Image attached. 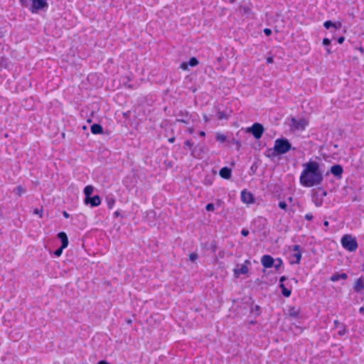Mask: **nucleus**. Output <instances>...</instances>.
<instances>
[{
  "mask_svg": "<svg viewBox=\"0 0 364 364\" xmlns=\"http://www.w3.org/2000/svg\"><path fill=\"white\" fill-rule=\"evenodd\" d=\"M241 199L244 203H252L254 202V196L250 192L242 191L241 193Z\"/></svg>",
  "mask_w": 364,
  "mask_h": 364,
  "instance_id": "obj_13",
  "label": "nucleus"
},
{
  "mask_svg": "<svg viewBox=\"0 0 364 364\" xmlns=\"http://www.w3.org/2000/svg\"><path fill=\"white\" fill-rule=\"evenodd\" d=\"M323 26L326 28L328 29L330 28L331 27H336L335 26V23H333L332 21H326L324 23H323Z\"/></svg>",
  "mask_w": 364,
  "mask_h": 364,
  "instance_id": "obj_28",
  "label": "nucleus"
},
{
  "mask_svg": "<svg viewBox=\"0 0 364 364\" xmlns=\"http://www.w3.org/2000/svg\"><path fill=\"white\" fill-rule=\"evenodd\" d=\"M299 313V310L296 309L295 307H292L289 310V316L294 318L298 316Z\"/></svg>",
  "mask_w": 364,
  "mask_h": 364,
  "instance_id": "obj_25",
  "label": "nucleus"
},
{
  "mask_svg": "<svg viewBox=\"0 0 364 364\" xmlns=\"http://www.w3.org/2000/svg\"><path fill=\"white\" fill-rule=\"evenodd\" d=\"M353 289L355 292H360L364 289V279L363 277H360L355 281Z\"/></svg>",
  "mask_w": 364,
  "mask_h": 364,
  "instance_id": "obj_15",
  "label": "nucleus"
},
{
  "mask_svg": "<svg viewBox=\"0 0 364 364\" xmlns=\"http://www.w3.org/2000/svg\"><path fill=\"white\" fill-rule=\"evenodd\" d=\"M14 193L21 196L23 193H26V189L21 186H18L14 189Z\"/></svg>",
  "mask_w": 364,
  "mask_h": 364,
  "instance_id": "obj_23",
  "label": "nucleus"
},
{
  "mask_svg": "<svg viewBox=\"0 0 364 364\" xmlns=\"http://www.w3.org/2000/svg\"><path fill=\"white\" fill-rule=\"evenodd\" d=\"M64 248H62V247L58 248L55 252H54V255L57 257H60L61 255H62V252H63V250Z\"/></svg>",
  "mask_w": 364,
  "mask_h": 364,
  "instance_id": "obj_33",
  "label": "nucleus"
},
{
  "mask_svg": "<svg viewBox=\"0 0 364 364\" xmlns=\"http://www.w3.org/2000/svg\"><path fill=\"white\" fill-rule=\"evenodd\" d=\"M185 146H187L189 147L190 149H192L193 146V143L189 140H187L184 142Z\"/></svg>",
  "mask_w": 364,
  "mask_h": 364,
  "instance_id": "obj_34",
  "label": "nucleus"
},
{
  "mask_svg": "<svg viewBox=\"0 0 364 364\" xmlns=\"http://www.w3.org/2000/svg\"><path fill=\"white\" fill-rule=\"evenodd\" d=\"M91 132L94 134H102L103 132L102 127L99 124H94L91 126Z\"/></svg>",
  "mask_w": 364,
  "mask_h": 364,
  "instance_id": "obj_19",
  "label": "nucleus"
},
{
  "mask_svg": "<svg viewBox=\"0 0 364 364\" xmlns=\"http://www.w3.org/2000/svg\"><path fill=\"white\" fill-rule=\"evenodd\" d=\"M198 63H199V62L197 60V58L195 57H192L190 58L188 62H183L180 65V68L183 70H188V65H190L191 67H194V66H196L197 65H198Z\"/></svg>",
  "mask_w": 364,
  "mask_h": 364,
  "instance_id": "obj_10",
  "label": "nucleus"
},
{
  "mask_svg": "<svg viewBox=\"0 0 364 364\" xmlns=\"http://www.w3.org/2000/svg\"><path fill=\"white\" fill-rule=\"evenodd\" d=\"M97 364H109L106 360H100Z\"/></svg>",
  "mask_w": 364,
  "mask_h": 364,
  "instance_id": "obj_48",
  "label": "nucleus"
},
{
  "mask_svg": "<svg viewBox=\"0 0 364 364\" xmlns=\"http://www.w3.org/2000/svg\"><path fill=\"white\" fill-rule=\"evenodd\" d=\"M323 44L325 46H328L331 44V41L328 39V38H323Z\"/></svg>",
  "mask_w": 364,
  "mask_h": 364,
  "instance_id": "obj_38",
  "label": "nucleus"
},
{
  "mask_svg": "<svg viewBox=\"0 0 364 364\" xmlns=\"http://www.w3.org/2000/svg\"><path fill=\"white\" fill-rule=\"evenodd\" d=\"M304 218L307 220H312L314 218V216L311 213H307L305 215Z\"/></svg>",
  "mask_w": 364,
  "mask_h": 364,
  "instance_id": "obj_37",
  "label": "nucleus"
},
{
  "mask_svg": "<svg viewBox=\"0 0 364 364\" xmlns=\"http://www.w3.org/2000/svg\"><path fill=\"white\" fill-rule=\"evenodd\" d=\"M289 200L291 201L292 200V198L291 197L289 198Z\"/></svg>",
  "mask_w": 364,
  "mask_h": 364,
  "instance_id": "obj_56",
  "label": "nucleus"
},
{
  "mask_svg": "<svg viewBox=\"0 0 364 364\" xmlns=\"http://www.w3.org/2000/svg\"><path fill=\"white\" fill-rule=\"evenodd\" d=\"M343 172V167L339 164H335L331 168V173L338 178H341Z\"/></svg>",
  "mask_w": 364,
  "mask_h": 364,
  "instance_id": "obj_12",
  "label": "nucleus"
},
{
  "mask_svg": "<svg viewBox=\"0 0 364 364\" xmlns=\"http://www.w3.org/2000/svg\"><path fill=\"white\" fill-rule=\"evenodd\" d=\"M34 214L39 215L40 218H42L43 209H35L33 211Z\"/></svg>",
  "mask_w": 364,
  "mask_h": 364,
  "instance_id": "obj_35",
  "label": "nucleus"
},
{
  "mask_svg": "<svg viewBox=\"0 0 364 364\" xmlns=\"http://www.w3.org/2000/svg\"><path fill=\"white\" fill-rule=\"evenodd\" d=\"M308 125V122L304 119H296L295 118L291 119V127L294 130L303 131Z\"/></svg>",
  "mask_w": 364,
  "mask_h": 364,
  "instance_id": "obj_6",
  "label": "nucleus"
},
{
  "mask_svg": "<svg viewBox=\"0 0 364 364\" xmlns=\"http://www.w3.org/2000/svg\"><path fill=\"white\" fill-rule=\"evenodd\" d=\"M261 262L264 267L271 268L274 265V259L270 255H265L262 257Z\"/></svg>",
  "mask_w": 364,
  "mask_h": 364,
  "instance_id": "obj_8",
  "label": "nucleus"
},
{
  "mask_svg": "<svg viewBox=\"0 0 364 364\" xmlns=\"http://www.w3.org/2000/svg\"><path fill=\"white\" fill-rule=\"evenodd\" d=\"M246 264H250V262L246 260L245 264L234 269V274L235 277H238L240 274H245L248 272L249 269Z\"/></svg>",
  "mask_w": 364,
  "mask_h": 364,
  "instance_id": "obj_9",
  "label": "nucleus"
},
{
  "mask_svg": "<svg viewBox=\"0 0 364 364\" xmlns=\"http://www.w3.org/2000/svg\"><path fill=\"white\" fill-rule=\"evenodd\" d=\"M85 203H90L92 207L98 206L101 203V199L99 196H94L90 197L89 199H85Z\"/></svg>",
  "mask_w": 364,
  "mask_h": 364,
  "instance_id": "obj_14",
  "label": "nucleus"
},
{
  "mask_svg": "<svg viewBox=\"0 0 364 364\" xmlns=\"http://www.w3.org/2000/svg\"><path fill=\"white\" fill-rule=\"evenodd\" d=\"M235 1V0H230V2L233 3Z\"/></svg>",
  "mask_w": 364,
  "mask_h": 364,
  "instance_id": "obj_57",
  "label": "nucleus"
},
{
  "mask_svg": "<svg viewBox=\"0 0 364 364\" xmlns=\"http://www.w3.org/2000/svg\"><path fill=\"white\" fill-rule=\"evenodd\" d=\"M188 131L190 134H192L193 132V129L192 128L188 129Z\"/></svg>",
  "mask_w": 364,
  "mask_h": 364,
  "instance_id": "obj_54",
  "label": "nucleus"
},
{
  "mask_svg": "<svg viewBox=\"0 0 364 364\" xmlns=\"http://www.w3.org/2000/svg\"><path fill=\"white\" fill-rule=\"evenodd\" d=\"M63 215L65 218L69 217V214L66 211H63Z\"/></svg>",
  "mask_w": 364,
  "mask_h": 364,
  "instance_id": "obj_46",
  "label": "nucleus"
},
{
  "mask_svg": "<svg viewBox=\"0 0 364 364\" xmlns=\"http://www.w3.org/2000/svg\"><path fill=\"white\" fill-rule=\"evenodd\" d=\"M58 237L61 241L60 247H62V248H66L68 245V239L66 233L64 232H60L58 234Z\"/></svg>",
  "mask_w": 364,
  "mask_h": 364,
  "instance_id": "obj_16",
  "label": "nucleus"
},
{
  "mask_svg": "<svg viewBox=\"0 0 364 364\" xmlns=\"http://www.w3.org/2000/svg\"><path fill=\"white\" fill-rule=\"evenodd\" d=\"M106 202L107 203V206L109 209H112L115 203V200L113 198L107 197L106 198Z\"/></svg>",
  "mask_w": 364,
  "mask_h": 364,
  "instance_id": "obj_26",
  "label": "nucleus"
},
{
  "mask_svg": "<svg viewBox=\"0 0 364 364\" xmlns=\"http://www.w3.org/2000/svg\"><path fill=\"white\" fill-rule=\"evenodd\" d=\"M274 62V59L272 57H269L267 58V63H272Z\"/></svg>",
  "mask_w": 364,
  "mask_h": 364,
  "instance_id": "obj_43",
  "label": "nucleus"
},
{
  "mask_svg": "<svg viewBox=\"0 0 364 364\" xmlns=\"http://www.w3.org/2000/svg\"><path fill=\"white\" fill-rule=\"evenodd\" d=\"M347 278L348 275L346 273H335L331 277L330 280L334 282L338 281L339 279H346Z\"/></svg>",
  "mask_w": 364,
  "mask_h": 364,
  "instance_id": "obj_18",
  "label": "nucleus"
},
{
  "mask_svg": "<svg viewBox=\"0 0 364 364\" xmlns=\"http://www.w3.org/2000/svg\"><path fill=\"white\" fill-rule=\"evenodd\" d=\"M291 149V144L286 138H279L274 141V147L267 150L266 154L269 158H274L287 153Z\"/></svg>",
  "mask_w": 364,
  "mask_h": 364,
  "instance_id": "obj_2",
  "label": "nucleus"
},
{
  "mask_svg": "<svg viewBox=\"0 0 364 364\" xmlns=\"http://www.w3.org/2000/svg\"><path fill=\"white\" fill-rule=\"evenodd\" d=\"M344 37L343 36H341L338 38V43L341 44L343 43V42L344 41Z\"/></svg>",
  "mask_w": 364,
  "mask_h": 364,
  "instance_id": "obj_42",
  "label": "nucleus"
},
{
  "mask_svg": "<svg viewBox=\"0 0 364 364\" xmlns=\"http://www.w3.org/2000/svg\"><path fill=\"white\" fill-rule=\"evenodd\" d=\"M343 247L349 251L354 252L358 249V242L355 237H353L350 235H345L342 237L341 240Z\"/></svg>",
  "mask_w": 364,
  "mask_h": 364,
  "instance_id": "obj_3",
  "label": "nucleus"
},
{
  "mask_svg": "<svg viewBox=\"0 0 364 364\" xmlns=\"http://www.w3.org/2000/svg\"><path fill=\"white\" fill-rule=\"evenodd\" d=\"M339 324H340V323L338 321H337V320L334 321V325L336 327H338Z\"/></svg>",
  "mask_w": 364,
  "mask_h": 364,
  "instance_id": "obj_51",
  "label": "nucleus"
},
{
  "mask_svg": "<svg viewBox=\"0 0 364 364\" xmlns=\"http://www.w3.org/2000/svg\"><path fill=\"white\" fill-rule=\"evenodd\" d=\"M48 4L46 0H31V4L29 7V10L32 13H36L39 10L47 9Z\"/></svg>",
  "mask_w": 364,
  "mask_h": 364,
  "instance_id": "obj_5",
  "label": "nucleus"
},
{
  "mask_svg": "<svg viewBox=\"0 0 364 364\" xmlns=\"http://www.w3.org/2000/svg\"><path fill=\"white\" fill-rule=\"evenodd\" d=\"M283 264V262H282V259H280V258H277L275 260H274V265L273 267L277 269L278 270L282 265Z\"/></svg>",
  "mask_w": 364,
  "mask_h": 364,
  "instance_id": "obj_24",
  "label": "nucleus"
},
{
  "mask_svg": "<svg viewBox=\"0 0 364 364\" xmlns=\"http://www.w3.org/2000/svg\"><path fill=\"white\" fill-rule=\"evenodd\" d=\"M286 279H287V278H286L285 276L281 277L280 279H279L280 284L283 283Z\"/></svg>",
  "mask_w": 364,
  "mask_h": 364,
  "instance_id": "obj_45",
  "label": "nucleus"
},
{
  "mask_svg": "<svg viewBox=\"0 0 364 364\" xmlns=\"http://www.w3.org/2000/svg\"><path fill=\"white\" fill-rule=\"evenodd\" d=\"M321 193L319 195L318 192L313 195L312 200L317 207H320L323 204V198L327 195L326 191L321 189Z\"/></svg>",
  "mask_w": 364,
  "mask_h": 364,
  "instance_id": "obj_7",
  "label": "nucleus"
},
{
  "mask_svg": "<svg viewBox=\"0 0 364 364\" xmlns=\"http://www.w3.org/2000/svg\"><path fill=\"white\" fill-rule=\"evenodd\" d=\"M241 234H242L243 236L246 237V236H247V235H249V230H247V229H245V228H243V229L242 230V231H241Z\"/></svg>",
  "mask_w": 364,
  "mask_h": 364,
  "instance_id": "obj_39",
  "label": "nucleus"
},
{
  "mask_svg": "<svg viewBox=\"0 0 364 364\" xmlns=\"http://www.w3.org/2000/svg\"><path fill=\"white\" fill-rule=\"evenodd\" d=\"M279 287L282 289V293L285 297H289L291 295V291L287 288H286L285 285L283 283L279 284Z\"/></svg>",
  "mask_w": 364,
  "mask_h": 364,
  "instance_id": "obj_21",
  "label": "nucleus"
},
{
  "mask_svg": "<svg viewBox=\"0 0 364 364\" xmlns=\"http://www.w3.org/2000/svg\"><path fill=\"white\" fill-rule=\"evenodd\" d=\"M31 0H20L21 4L24 7H28Z\"/></svg>",
  "mask_w": 364,
  "mask_h": 364,
  "instance_id": "obj_30",
  "label": "nucleus"
},
{
  "mask_svg": "<svg viewBox=\"0 0 364 364\" xmlns=\"http://www.w3.org/2000/svg\"><path fill=\"white\" fill-rule=\"evenodd\" d=\"M346 328H345V327H343L342 329H341V330L338 331V334H339L340 336H343V335H344V334L346 333Z\"/></svg>",
  "mask_w": 364,
  "mask_h": 364,
  "instance_id": "obj_41",
  "label": "nucleus"
},
{
  "mask_svg": "<svg viewBox=\"0 0 364 364\" xmlns=\"http://www.w3.org/2000/svg\"><path fill=\"white\" fill-rule=\"evenodd\" d=\"M264 33L266 36H269L272 34V30L270 28H264Z\"/></svg>",
  "mask_w": 364,
  "mask_h": 364,
  "instance_id": "obj_40",
  "label": "nucleus"
},
{
  "mask_svg": "<svg viewBox=\"0 0 364 364\" xmlns=\"http://www.w3.org/2000/svg\"><path fill=\"white\" fill-rule=\"evenodd\" d=\"M197 259H198V254L197 253L193 252V253L190 254L189 259L191 262H194Z\"/></svg>",
  "mask_w": 364,
  "mask_h": 364,
  "instance_id": "obj_29",
  "label": "nucleus"
},
{
  "mask_svg": "<svg viewBox=\"0 0 364 364\" xmlns=\"http://www.w3.org/2000/svg\"><path fill=\"white\" fill-rule=\"evenodd\" d=\"M264 131L263 126L259 123H255L247 129V132L251 133L256 139H259L262 137Z\"/></svg>",
  "mask_w": 364,
  "mask_h": 364,
  "instance_id": "obj_4",
  "label": "nucleus"
},
{
  "mask_svg": "<svg viewBox=\"0 0 364 364\" xmlns=\"http://www.w3.org/2000/svg\"><path fill=\"white\" fill-rule=\"evenodd\" d=\"M326 51H327V53H328V54L331 53V50H330V49H329V48H327V49H326Z\"/></svg>",
  "mask_w": 364,
  "mask_h": 364,
  "instance_id": "obj_55",
  "label": "nucleus"
},
{
  "mask_svg": "<svg viewBox=\"0 0 364 364\" xmlns=\"http://www.w3.org/2000/svg\"><path fill=\"white\" fill-rule=\"evenodd\" d=\"M292 250L294 251L295 252H301L300 246L299 245H294L292 247Z\"/></svg>",
  "mask_w": 364,
  "mask_h": 364,
  "instance_id": "obj_36",
  "label": "nucleus"
},
{
  "mask_svg": "<svg viewBox=\"0 0 364 364\" xmlns=\"http://www.w3.org/2000/svg\"><path fill=\"white\" fill-rule=\"evenodd\" d=\"M93 192V187L92 186H87L84 188V193L85 196V199H89L90 196L92 195Z\"/></svg>",
  "mask_w": 364,
  "mask_h": 364,
  "instance_id": "obj_22",
  "label": "nucleus"
},
{
  "mask_svg": "<svg viewBox=\"0 0 364 364\" xmlns=\"http://www.w3.org/2000/svg\"><path fill=\"white\" fill-rule=\"evenodd\" d=\"M323 225H324V226H326V227H328V225H329V223H328L327 220H326V221H324V223H323Z\"/></svg>",
  "mask_w": 364,
  "mask_h": 364,
  "instance_id": "obj_53",
  "label": "nucleus"
},
{
  "mask_svg": "<svg viewBox=\"0 0 364 364\" xmlns=\"http://www.w3.org/2000/svg\"><path fill=\"white\" fill-rule=\"evenodd\" d=\"M205 209L207 211H213L215 210V206L213 203H208L205 206Z\"/></svg>",
  "mask_w": 364,
  "mask_h": 364,
  "instance_id": "obj_31",
  "label": "nucleus"
},
{
  "mask_svg": "<svg viewBox=\"0 0 364 364\" xmlns=\"http://www.w3.org/2000/svg\"><path fill=\"white\" fill-rule=\"evenodd\" d=\"M359 312H360V314H364V306H361V307L359 309Z\"/></svg>",
  "mask_w": 364,
  "mask_h": 364,
  "instance_id": "obj_47",
  "label": "nucleus"
},
{
  "mask_svg": "<svg viewBox=\"0 0 364 364\" xmlns=\"http://www.w3.org/2000/svg\"><path fill=\"white\" fill-rule=\"evenodd\" d=\"M231 173H232V171L228 167L222 168L219 172L220 176L225 179L230 178Z\"/></svg>",
  "mask_w": 364,
  "mask_h": 364,
  "instance_id": "obj_17",
  "label": "nucleus"
},
{
  "mask_svg": "<svg viewBox=\"0 0 364 364\" xmlns=\"http://www.w3.org/2000/svg\"><path fill=\"white\" fill-rule=\"evenodd\" d=\"M215 139L218 141L223 143V142L225 141L226 136L223 134L218 133L216 134Z\"/></svg>",
  "mask_w": 364,
  "mask_h": 364,
  "instance_id": "obj_27",
  "label": "nucleus"
},
{
  "mask_svg": "<svg viewBox=\"0 0 364 364\" xmlns=\"http://www.w3.org/2000/svg\"><path fill=\"white\" fill-rule=\"evenodd\" d=\"M279 207L282 209V210H287V203L284 202V201H280L278 204Z\"/></svg>",
  "mask_w": 364,
  "mask_h": 364,
  "instance_id": "obj_32",
  "label": "nucleus"
},
{
  "mask_svg": "<svg viewBox=\"0 0 364 364\" xmlns=\"http://www.w3.org/2000/svg\"><path fill=\"white\" fill-rule=\"evenodd\" d=\"M174 141H175V137H171V138L168 139V141L170 143H173V142H174Z\"/></svg>",
  "mask_w": 364,
  "mask_h": 364,
  "instance_id": "obj_50",
  "label": "nucleus"
},
{
  "mask_svg": "<svg viewBox=\"0 0 364 364\" xmlns=\"http://www.w3.org/2000/svg\"><path fill=\"white\" fill-rule=\"evenodd\" d=\"M199 135H200V136H205V132H203V131H200V132H199Z\"/></svg>",
  "mask_w": 364,
  "mask_h": 364,
  "instance_id": "obj_49",
  "label": "nucleus"
},
{
  "mask_svg": "<svg viewBox=\"0 0 364 364\" xmlns=\"http://www.w3.org/2000/svg\"><path fill=\"white\" fill-rule=\"evenodd\" d=\"M219 118H220V119H223V118H224V114H223V112H220V113H219Z\"/></svg>",
  "mask_w": 364,
  "mask_h": 364,
  "instance_id": "obj_52",
  "label": "nucleus"
},
{
  "mask_svg": "<svg viewBox=\"0 0 364 364\" xmlns=\"http://www.w3.org/2000/svg\"><path fill=\"white\" fill-rule=\"evenodd\" d=\"M294 259L291 260L290 263L293 264H299L301 259V252H294L292 255Z\"/></svg>",
  "mask_w": 364,
  "mask_h": 364,
  "instance_id": "obj_20",
  "label": "nucleus"
},
{
  "mask_svg": "<svg viewBox=\"0 0 364 364\" xmlns=\"http://www.w3.org/2000/svg\"><path fill=\"white\" fill-rule=\"evenodd\" d=\"M178 116L179 118L176 119V122L184 124L188 123L190 117L188 112L186 110H181L178 112Z\"/></svg>",
  "mask_w": 364,
  "mask_h": 364,
  "instance_id": "obj_11",
  "label": "nucleus"
},
{
  "mask_svg": "<svg viewBox=\"0 0 364 364\" xmlns=\"http://www.w3.org/2000/svg\"><path fill=\"white\" fill-rule=\"evenodd\" d=\"M232 143L237 145L238 146H240L239 141L235 139H232Z\"/></svg>",
  "mask_w": 364,
  "mask_h": 364,
  "instance_id": "obj_44",
  "label": "nucleus"
},
{
  "mask_svg": "<svg viewBox=\"0 0 364 364\" xmlns=\"http://www.w3.org/2000/svg\"><path fill=\"white\" fill-rule=\"evenodd\" d=\"M304 169L301 173L300 183L306 188L321 185L323 181V171L319 164L316 161L310 160L303 164Z\"/></svg>",
  "mask_w": 364,
  "mask_h": 364,
  "instance_id": "obj_1",
  "label": "nucleus"
}]
</instances>
